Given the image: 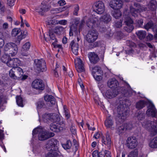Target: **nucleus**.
<instances>
[{
  "label": "nucleus",
  "mask_w": 157,
  "mask_h": 157,
  "mask_svg": "<svg viewBox=\"0 0 157 157\" xmlns=\"http://www.w3.org/2000/svg\"><path fill=\"white\" fill-rule=\"evenodd\" d=\"M128 157H140L138 156V151L135 149L131 151L129 154Z\"/></svg>",
  "instance_id": "43"
},
{
  "label": "nucleus",
  "mask_w": 157,
  "mask_h": 157,
  "mask_svg": "<svg viewBox=\"0 0 157 157\" xmlns=\"http://www.w3.org/2000/svg\"><path fill=\"white\" fill-rule=\"evenodd\" d=\"M13 63L14 64V67H17L20 65L21 64V61L18 59L13 58Z\"/></svg>",
  "instance_id": "55"
},
{
  "label": "nucleus",
  "mask_w": 157,
  "mask_h": 157,
  "mask_svg": "<svg viewBox=\"0 0 157 157\" xmlns=\"http://www.w3.org/2000/svg\"><path fill=\"white\" fill-rule=\"evenodd\" d=\"M88 56L90 62L93 64L97 63L99 60L98 56L94 52L89 53Z\"/></svg>",
  "instance_id": "20"
},
{
  "label": "nucleus",
  "mask_w": 157,
  "mask_h": 157,
  "mask_svg": "<svg viewBox=\"0 0 157 157\" xmlns=\"http://www.w3.org/2000/svg\"><path fill=\"white\" fill-rule=\"evenodd\" d=\"M59 124H52L50 125V129L54 132H59L62 131L65 128V124L63 123L62 122Z\"/></svg>",
  "instance_id": "13"
},
{
  "label": "nucleus",
  "mask_w": 157,
  "mask_h": 157,
  "mask_svg": "<svg viewBox=\"0 0 157 157\" xmlns=\"http://www.w3.org/2000/svg\"><path fill=\"white\" fill-rule=\"evenodd\" d=\"M79 21L78 20H75V23L72 25L70 28L69 31V35L70 36H72L73 35V32L77 31L78 25Z\"/></svg>",
  "instance_id": "27"
},
{
  "label": "nucleus",
  "mask_w": 157,
  "mask_h": 157,
  "mask_svg": "<svg viewBox=\"0 0 157 157\" xmlns=\"http://www.w3.org/2000/svg\"><path fill=\"white\" fill-rule=\"evenodd\" d=\"M124 23L126 26L124 27V30L128 33L131 32L134 28L133 26V21L129 17H125Z\"/></svg>",
  "instance_id": "12"
},
{
  "label": "nucleus",
  "mask_w": 157,
  "mask_h": 157,
  "mask_svg": "<svg viewBox=\"0 0 157 157\" xmlns=\"http://www.w3.org/2000/svg\"><path fill=\"white\" fill-rule=\"evenodd\" d=\"M70 45L73 53L75 55H77L78 54L79 49L78 44L75 43L74 41L73 40L71 41Z\"/></svg>",
  "instance_id": "26"
},
{
  "label": "nucleus",
  "mask_w": 157,
  "mask_h": 157,
  "mask_svg": "<svg viewBox=\"0 0 157 157\" xmlns=\"http://www.w3.org/2000/svg\"><path fill=\"white\" fill-rule=\"evenodd\" d=\"M126 142L127 147L130 149L135 148L138 144V142L136 138L133 136L128 137L126 140Z\"/></svg>",
  "instance_id": "9"
},
{
  "label": "nucleus",
  "mask_w": 157,
  "mask_h": 157,
  "mask_svg": "<svg viewBox=\"0 0 157 157\" xmlns=\"http://www.w3.org/2000/svg\"><path fill=\"white\" fill-rule=\"evenodd\" d=\"M148 7L151 10H156L157 7V2L156 0H151L148 4Z\"/></svg>",
  "instance_id": "33"
},
{
  "label": "nucleus",
  "mask_w": 157,
  "mask_h": 157,
  "mask_svg": "<svg viewBox=\"0 0 157 157\" xmlns=\"http://www.w3.org/2000/svg\"><path fill=\"white\" fill-rule=\"evenodd\" d=\"M64 30V28L62 27L57 26L53 29V31L56 34L60 35L63 32Z\"/></svg>",
  "instance_id": "39"
},
{
  "label": "nucleus",
  "mask_w": 157,
  "mask_h": 157,
  "mask_svg": "<svg viewBox=\"0 0 157 157\" xmlns=\"http://www.w3.org/2000/svg\"><path fill=\"white\" fill-rule=\"evenodd\" d=\"M146 103L145 101L140 100L137 103L136 107L138 109H141L145 106Z\"/></svg>",
  "instance_id": "41"
},
{
  "label": "nucleus",
  "mask_w": 157,
  "mask_h": 157,
  "mask_svg": "<svg viewBox=\"0 0 157 157\" xmlns=\"http://www.w3.org/2000/svg\"><path fill=\"white\" fill-rule=\"evenodd\" d=\"M34 67L38 71H44L46 70V63L42 59H35L34 61Z\"/></svg>",
  "instance_id": "7"
},
{
  "label": "nucleus",
  "mask_w": 157,
  "mask_h": 157,
  "mask_svg": "<svg viewBox=\"0 0 157 157\" xmlns=\"http://www.w3.org/2000/svg\"><path fill=\"white\" fill-rule=\"evenodd\" d=\"M119 92L116 90H108L106 91L105 95L106 98L111 99L116 97Z\"/></svg>",
  "instance_id": "23"
},
{
  "label": "nucleus",
  "mask_w": 157,
  "mask_h": 157,
  "mask_svg": "<svg viewBox=\"0 0 157 157\" xmlns=\"http://www.w3.org/2000/svg\"><path fill=\"white\" fill-rule=\"evenodd\" d=\"M102 75L94 74L93 75L95 79L97 81H99L101 80L102 78Z\"/></svg>",
  "instance_id": "57"
},
{
  "label": "nucleus",
  "mask_w": 157,
  "mask_h": 157,
  "mask_svg": "<svg viewBox=\"0 0 157 157\" xmlns=\"http://www.w3.org/2000/svg\"><path fill=\"white\" fill-rule=\"evenodd\" d=\"M10 77L14 79H19L24 80L27 78L28 76L23 75V70L21 67H13L9 71Z\"/></svg>",
  "instance_id": "1"
},
{
  "label": "nucleus",
  "mask_w": 157,
  "mask_h": 157,
  "mask_svg": "<svg viewBox=\"0 0 157 157\" xmlns=\"http://www.w3.org/2000/svg\"><path fill=\"white\" fill-rule=\"evenodd\" d=\"M123 20L121 19L119 21H117L115 23V26L116 27L119 28L121 27L122 25Z\"/></svg>",
  "instance_id": "59"
},
{
  "label": "nucleus",
  "mask_w": 157,
  "mask_h": 157,
  "mask_svg": "<svg viewBox=\"0 0 157 157\" xmlns=\"http://www.w3.org/2000/svg\"><path fill=\"white\" fill-rule=\"evenodd\" d=\"M101 141L102 144H104L108 147H110L111 145V140L110 135L108 132H107L105 136H102L101 137Z\"/></svg>",
  "instance_id": "19"
},
{
  "label": "nucleus",
  "mask_w": 157,
  "mask_h": 157,
  "mask_svg": "<svg viewBox=\"0 0 157 157\" xmlns=\"http://www.w3.org/2000/svg\"><path fill=\"white\" fill-rule=\"evenodd\" d=\"M134 5L135 8L131 6H130L129 9L132 15L134 17L137 16L138 13L146 10L145 7L141 6L138 4L135 3Z\"/></svg>",
  "instance_id": "8"
},
{
  "label": "nucleus",
  "mask_w": 157,
  "mask_h": 157,
  "mask_svg": "<svg viewBox=\"0 0 157 157\" xmlns=\"http://www.w3.org/2000/svg\"><path fill=\"white\" fill-rule=\"evenodd\" d=\"M149 145L151 148H157V136L154 137L151 140Z\"/></svg>",
  "instance_id": "40"
},
{
  "label": "nucleus",
  "mask_w": 157,
  "mask_h": 157,
  "mask_svg": "<svg viewBox=\"0 0 157 157\" xmlns=\"http://www.w3.org/2000/svg\"><path fill=\"white\" fill-rule=\"evenodd\" d=\"M99 152L97 150L94 151L92 153L93 157H99Z\"/></svg>",
  "instance_id": "64"
},
{
  "label": "nucleus",
  "mask_w": 157,
  "mask_h": 157,
  "mask_svg": "<svg viewBox=\"0 0 157 157\" xmlns=\"http://www.w3.org/2000/svg\"><path fill=\"white\" fill-rule=\"evenodd\" d=\"M123 3L121 0H112L109 3V6L114 10H119L123 6Z\"/></svg>",
  "instance_id": "14"
},
{
  "label": "nucleus",
  "mask_w": 157,
  "mask_h": 157,
  "mask_svg": "<svg viewBox=\"0 0 157 157\" xmlns=\"http://www.w3.org/2000/svg\"><path fill=\"white\" fill-rule=\"evenodd\" d=\"M43 119L44 121L47 123L51 121L53 122H56L59 121V118L56 117V116L53 114L45 113L43 115Z\"/></svg>",
  "instance_id": "15"
},
{
  "label": "nucleus",
  "mask_w": 157,
  "mask_h": 157,
  "mask_svg": "<svg viewBox=\"0 0 157 157\" xmlns=\"http://www.w3.org/2000/svg\"><path fill=\"white\" fill-rule=\"evenodd\" d=\"M98 34L96 30H91L89 31L86 35V40L89 43H92L98 39Z\"/></svg>",
  "instance_id": "10"
},
{
  "label": "nucleus",
  "mask_w": 157,
  "mask_h": 157,
  "mask_svg": "<svg viewBox=\"0 0 157 157\" xmlns=\"http://www.w3.org/2000/svg\"><path fill=\"white\" fill-rule=\"evenodd\" d=\"M10 55L8 53L5 54L1 58V60L4 63H6L8 60L10 58Z\"/></svg>",
  "instance_id": "44"
},
{
  "label": "nucleus",
  "mask_w": 157,
  "mask_h": 157,
  "mask_svg": "<svg viewBox=\"0 0 157 157\" xmlns=\"http://www.w3.org/2000/svg\"><path fill=\"white\" fill-rule=\"evenodd\" d=\"M100 20L105 23H107L111 20V17L109 14L105 13L101 17Z\"/></svg>",
  "instance_id": "35"
},
{
  "label": "nucleus",
  "mask_w": 157,
  "mask_h": 157,
  "mask_svg": "<svg viewBox=\"0 0 157 157\" xmlns=\"http://www.w3.org/2000/svg\"><path fill=\"white\" fill-rule=\"evenodd\" d=\"M100 44V42L99 41H96L88 45V48L89 49H93L95 48L98 47Z\"/></svg>",
  "instance_id": "45"
},
{
  "label": "nucleus",
  "mask_w": 157,
  "mask_h": 157,
  "mask_svg": "<svg viewBox=\"0 0 157 157\" xmlns=\"http://www.w3.org/2000/svg\"><path fill=\"white\" fill-rule=\"evenodd\" d=\"M44 105V103L43 101H39L36 103L37 108L38 109H40Z\"/></svg>",
  "instance_id": "56"
},
{
  "label": "nucleus",
  "mask_w": 157,
  "mask_h": 157,
  "mask_svg": "<svg viewBox=\"0 0 157 157\" xmlns=\"http://www.w3.org/2000/svg\"><path fill=\"white\" fill-rule=\"evenodd\" d=\"M12 43H13L10 42L6 44L4 48V51L5 52H7V53H8L9 50L11 48V46H12Z\"/></svg>",
  "instance_id": "53"
},
{
  "label": "nucleus",
  "mask_w": 157,
  "mask_h": 157,
  "mask_svg": "<svg viewBox=\"0 0 157 157\" xmlns=\"http://www.w3.org/2000/svg\"><path fill=\"white\" fill-rule=\"evenodd\" d=\"M65 10V6L62 7H60L54 9L52 10L51 11L52 13H58L61 12Z\"/></svg>",
  "instance_id": "48"
},
{
  "label": "nucleus",
  "mask_w": 157,
  "mask_h": 157,
  "mask_svg": "<svg viewBox=\"0 0 157 157\" xmlns=\"http://www.w3.org/2000/svg\"><path fill=\"white\" fill-rule=\"evenodd\" d=\"M58 141L55 139L52 138L48 140L45 145V147L49 151H59L58 144Z\"/></svg>",
  "instance_id": "5"
},
{
  "label": "nucleus",
  "mask_w": 157,
  "mask_h": 157,
  "mask_svg": "<svg viewBox=\"0 0 157 157\" xmlns=\"http://www.w3.org/2000/svg\"><path fill=\"white\" fill-rule=\"evenodd\" d=\"M93 7V11L99 14L102 13L105 10L104 4L101 1H98L94 3Z\"/></svg>",
  "instance_id": "11"
},
{
  "label": "nucleus",
  "mask_w": 157,
  "mask_h": 157,
  "mask_svg": "<svg viewBox=\"0 0 157 157\" xmlns=\"http://www.w3.org/2000/svg\"><path fill=\"white\" fill-rule=\"evenodd\" d=\"M32 87L39 90H43L44 89L45 85L43 81L40 79H35L32 83Z\"/></svg>",
  "instance_id": "16"
},
{
  "label": "nucleus",
  "mask_w": 157,
  "mask_h": 157,
  "mask_svg": "<svg viewBox=\"0 0 157 157\" xmlns=\"http://www.w3.org/2000/svg\"><path fill=\"white\" fill-rule=\"evenodd\" d=\"M104 124L107 128H110L112 130L114 129V121L110 117L106 118Z\"/></svg>",
  "instance_id": "22"
},
{
  "label": "nucleus",
  "mask_w": 157,
  "mask_h": 157,
  "mask_svg": "<svg viewBox=\"0 0 157 157\" xmlns=\"http://www.w3.org/2000/svg\"><path fill=\"white\" fill-rule=\"evenodd\" d=\"M49 35L50 37L49 41L51 43H52V45L55 47L57 42V40L54 34L51 30L49 31Z\"/></svg>",
  "instance_id": "30"
},
{
  "label": "nucleus",
  "mask_w": 157,
  "mask_h": 157,
  "mask_svg": "<svg viewBox=\"0 0 157 157\" xmlns=\"http://www.w3.org/2000/svg\"><path fill=\"white\" fill-rule=\"evenodd\" d=\"M142 124L144 127L150 131L151 134L152 136L157 134V120L153 122L145 121Z\"/></svg>",
  "instance_id": "3"
},
{
  "label": "nucleus",
  "mask_w": 157,
  "mask_h": 157,
  "mask_svg": "<svg viewBox=\"0 0 157 157\" xmlns=\"http://www.w3.org/2000/svg\"><path fill=\"white\" fill-rule=\"evenodd\" d=\"M67 8L72 7L74 9V11L73 14L74 15L77 16L78 14V12L79 10V6L78 4H70L67 6Z\"/></svg>",
  "instance_id": "34"
},
{
  "label": "nucleus",
  "mask_w": 157,
  "mask_h": 157,
  "mask_svg": "<svg viewBox=\"0 0 157 157\" xmlns=\"http://www.w3.org/2000/svg\"><path fill=\"white\" fill-rule=\"evenodd\" d=\"M24 33V32H23V33L21 32V34L17 36V40L15 42L16 43L19 44L21 40L25 37L26 34Z\"/></svg>",
  "instance_id": "49"
},
{
  "label": "nucleus",
  "mask_w": 157,
  "mask_h": 157,
  "mask_svg": "<svg viewBox=\"0 0 157 157\" xmlns=\"http://www.w3.org/2000/svg\"><path fill=\"white\" fill-rule=\"evenodd\" d=\"M146 113L149 116L156 117L157 116V111L153 104H151L149 105L148 109Z\"/></svg>",
  "instance_id": "18"
},
{
  "label": "nucleus",
  "mask_w": 157,
  "mask_h": 157,
  "mask_svg": "<svg viewBox=\"0 0 157 157\" xmlns=\"http://www.w3.org/2000/svg\"><path fill=\"white\" fill-rule=\"evenodd\" d=\"M44 99L45 101L50 102L52 104H55V100L54 98L51 95H46L44 96Z\"/></svg>",
  "instance_id": "36"
},
{
  "label": "nucleus",
  "mask_w": 157,
  "mask_h": 157,
  "mask_svg": "<svg viewBox=\"0 0 157 157\" xmlns=\"http://www.w3.org/2000/svg\"><path fill=\"white\" fill-rule=\"evenodd\" d=\"M85 21H86L87 25L90 28L93 29L97 27L99 25V22L96 17L93 16H90L89 17L86 16L81 22L79 30L81 28L82 25L85 22Z\"/></svg>",
  "instance_id": "2"
},
{
  "label": "nucleus",
  "mask_w": 157,
  "mask_h": 157,
  "mask_svg": "<svg viewBox=\"0 0 157 157\" xmlns=\"http://www.w3.org/2000/svg\"><path fill=\"white\" fill-rule=\"evenodd\" d=\"M30 47V44L29 42H27L23 45L21 49V54L22 56H27L29 55L27 51Z\"/></svg>",
  "instance_id": "24"
},
{
  "label": "nucleus",
  "mask_w": 157,
  "mask_h": 157,
  "mask_svg": "<svg viewBox=\"0 0 157 157\" xmlns=\"http://www.w3.org/2000/svg\"><path fill=\"white\" fill-rule=\"evenodd\" d=\"M91 71L93 75L94 74L102 75L103 74V71L101 70V68L98 66L92 68Z\"/></svg>",
  "instance_id": "32"
},
{
  "label": "nucleus",
  "mask_w": 157,
  "mask_h": 157,
  "mask_svg": "<svg viewBox=\"0 0 157 157\" xmlns=\"http://www.w3.org/2000/svg\"><path fill=\"white\" fill-rule=\"evenodd\" d=\"M153 26V23L151 21H149L144 26V28L147 30L151 28Z\"/></svg>",
  "instance_id": "54"
},
{
  "label": "nucleus",
  "mask_w": 157,
  "mask_h": 157,
  "mask_svg": "<svg viewBox=\"0 0 157 157\" xmlns=\"http://www.w3.org/2000/svg\"><path fill=\"white\" fill-rule=\"evenodd\" d=\"M15 0H7V4L10 6H12L14 5Z\"/></svg>",
  "instance_id": "60"
},
{
  "label": "nucleus",
  "mask_w": 157,
  "mask_h": 157,
  "mask_svg": "<svg viewBox=\"0 0 157 157\" xmlns=\"http://www.w3.org/2000/svg\"><path fill=\"white\" fill-rule=\"evenodd\" d=\"M60 152L59 151H49L46 155V157H60Z\"/></svg>",
  "instance_id": "37"
},
{
  "label": "nucleus",
  "mask_w": 157,
  "mask_h": 157,
  "mask_svg": "<svg viewBox=\"0 0 157 157\" xmlns=\"http://www.w3.org/2000/svg\"><path fill=\"white\" fill-rule=\"evenodd\" d=\"M99 157H111V153L109 151L102 149L99 152Z\"/></svg>",
  "instance_id": "31"
},
{
  "label": "nucleus",
  "mask_w": 157,
  "mask_h": 157,
  "mask_svg": "<svg viewBox=\"0 0 157 157\" xmlns=\"http://www.w3.org/2000/svg\"><path fill=\"white\" fill-rule=\"evenodd\" d=\"M62 146L65 149H69L71 146V143L70 140H68L66 143L62 144Z\"/></svg>",
  "instance_id": "46"
},
{
  "label": "nucleus",
  "mask_w": 157,
  "mask_h": 157,
  "mask_svg": "<svg viewBox=\"0 0 157 157\" xmlns=\"http://www.w3.org/2000/svg\"><path fill=\"white\" fill-rule=\"evenodd\" d=\"M117 119L120 123L123 122L126 119L128 115L127 109L124 107L123 105H120L117 107Z\"/></svg>",
  "instance_id": "4"
},
{
  "label": "nucleus",
  "mask_w": 157,
  "mask_h": 157,
  "mask_svg": "<svg viewBox=\"0 0 157 157\" xmlns=\"http://www.w3.org/2000/svg\"><path fill=\"white\" fill-rule=\"evenodd\" d=\"M70 130L72 133L73 134H75L76 133V129L75 128L74 126L73 125V124L70 127Z\"/></svg>",
  "instance_id": "63"
},
{
  "label": "nucleus",
  "mask_w": 157,
  "mask_h": 157,
  "mask_svg": "<svg viewBox=\"0 0 157 157\" xmlns=\"http://www.w3.org/2000/svg\"><path fill=\"white\" fill-rule=\"evenodd\" d=\"M42 6L36 9V11L40 14L42 15L44 12L49 10L50 9V6L45 4H44V2L42 3Z\"/></svg>",
  "instance_id": "21"
},
{
  "label": "nucleus",
  "mask_w": 157,
  "mask_h": 157,
  "mask_svg": "<svg viewBox=\"0 0 157 157\" xmlns=\"http://www.w3.org/2000/svg\"><path fill=\"white\" fill-rule=\"evenodd\" d=\"M117 131L120 133H123L126 130L124 124H122L121 126L119 127L117 126Z\"/></svg>",
  "instance_id": "51"
},
{
  "label": "nucleus",
  "mask_w": 157,
  "mask_h": 157,
  "mask_svg": "<svg viewBox=\"0 0 157 157\" xmlns=\"http://www.w3.org/2000/svg\"><path fill=\"white\" fill-rule=\"evenodd\" d=\"M107 85L110 88H115L118 86L119 83L115 78H113L108 80L107 82Z\"/></svg>",
  "instance_id": "25"
},
{
  "label": "nucleus",
  "mask_w": 157,
  "mask_h": 157,
  "mask_svg": "<svg viewBox=\"0 0 157 157\" xmlns=\"http://www.w3.org/2000/svg\"><path fill=\"white\" fill-rule=\"evenodd\" d=\"M38 134V138L40 140H43L49 138L48 132L43 128H37L33 129V135Z\"/></svg>",
  "instance_id": "6"
},
{
  "label": "nucleus",
  "mask_w": 157,
  "mask_h": 157,
  "mask_svg": "<svg viewBox=\"0 0 157 157\" xmlns=\"http://www.w3.org/2000/svg\"><path fill=\"white\" fill-rule=\"evenodd\" d=\"M112 16L116 19H118L122 15L121 11L119 10H117L112 12Z\"/></svg>",
  "instance_id": "42"
},
{
  "label": "nucleus",
  "mask_w": 157,
  "mask_h": 157,
  "mask_svg": "<svg viewBox=\"0 0 157 157\" xmlns=\"http://www.w3.org/2000/svg\"><path fill=\"white\" fill-rule=\"evenodd\" d=\"M120 90H121V93L125 97H128L131 96V90L129 89H127L125 87H120Z\"/></svg>",
  "instance_id": "29"
},
{
  "label": "nucleus",
  "mask_w": 157,
  "mask_h": 157,
  "mask_svg": "<svg viewBox=\"0 0 157 157\" xmlns=\"http://www.w3.org/2000/svg\"><path fill=\"white\" fill-rule=\"evenodd\" d=\"M6 63L7 65L9 67H13L14 64L13 59H11L10 58Z\"/></svg>",
  "instance_id": "58"
},
{
  "label": "nucleus",
  "mask_w": 157,
  "mask_h": 157,
  "mask_svg": "<svg viewBox=\"0 0 157 157\" xmlns=\"http://www.w3.org/2000/svg\"><path fill=\"white\" fill-rule=\"evenodd\" d=\"M21 31L20 29L15 28L13 29L12 31V36L15 37Z\"/></svg>",
  "instance_id": "52"
},
{
  "label": "nucleus",
  "mask_w": 157,
  "mask_h": 157,
  "mask_svg": "<svg viewBox=\"0 0 157 157\" xmlns=\"http://www.w3.org/2000/svg\"><path fill=\"white\" fill-rule=\"evenodd\" d=\"M75 63L76 69L78 73H81L85 71L84 64L80 58H76L75 59Z\"/></svg>",
  "instance_id": "17"
},
{
  "label": "nucleus",
  "mask_w": 157,
  "mask_h": 157,
  "mask_svg": "<svg viewBox=\"0 0 157 157\" xmlns=\"http://www.w3.org/2000/svg\"><path fill=\"white\" fill-rule=\"evenodd\" d=\"M145 117V113L140 111H139L136 115V117L139 121L143 120L144 119Z\"/></svg>",
  "instance_id": "47"
},
{
  "label": "nucleus",
  "mask_w": 157,
  "mask_h": 157,
  "mask_svg": "<svg viewBox=\"0 0 157 157\" xmlns=\"http://www.w3.org/2000/svg\"><path fill=\"white\" fill-rule=\"evenodd\" d=\"M12 45H13V46H11V48L8 52V54L12 56H14L17 53L18 47L15 43H13L12 44Z\"/></svg>",
  "instance_id": "28"
},
{
  "label": "nucleus",
  "mask_w": 157,
  "mask_h": 157,
  "mask_svg": "<svg viewBox=\"0 0 157 157\" xmlns=\"http://www.w3.org/2000/svg\"><path fill=\"white\" fill-rule=\"evenodd\" d=\"M137 25L139 27H141L143 25V20L141 19L137 20L136 21Z\"/></svg>",
  "instance_id": "61"
},
{
  "label": "nucleus",
  "mask_w": 157,
  "mask_h": 157,
  "mask_svg": "<svg viewBox=\"0 0 157 157\" xmlns=\"http://www.w3.org/2000/svg\"><path fill=\"white\" fill-rule=\"evenodd\" d=\"M136 34L140 40L144 39L146 35V31L143 30H139L136 32Z\"/></svg>",
  "instance_id": "38"
},
{
  "label": "nucleus",
  "mask_w": 157,
  "mask_h": 157,
  "mask_svg": "<svg viewBox=\"0 0 157 157\" xmlns=\"http://www.w3.org/2000/svg\"><path fill=\"white\" fill-rule=\"evenodd\" d=\"M124 126L125 128V129L130 130L132 129V125L130 124H124Z\"/></svg>",
  "instance_id": "62"
},
{
  "label": "nucleus",
  "mask_w": 157,
  "mask_h": 157,
  "mask_svg": "<svg viewBox=\"0 0 157 157\" xmlns=\"http://www.w3.org/2000/svg\"><path fill=\"white\" fill-rule=\"evenodd\" d=\"M16 102L17 104L20 106L23 107V100L22 98L20 96L16 97Z\"/></svg>",
  "instance_id": "50"
}]
</instances>
